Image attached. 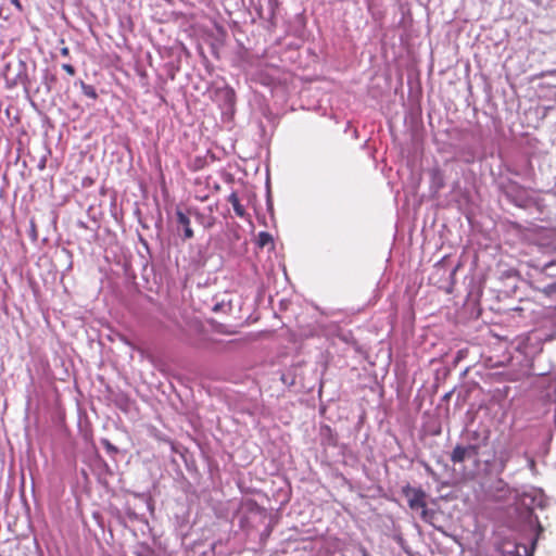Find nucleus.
<instances>
[{
  "instance_id": "1",
  "label": "nucleus",
  "mask_w": 556,
  "mask_h": 556,
  "mask_svg": "<svg viewBox=\"0 0 556 556\" xmlns=\"http://www.w3.org/2000/svg\"><path fill=\"white\" fill-rule=\"evenodd\" d=\"M497 188L505 200L518 208L532 212L539 211L541 201L534 193L510 178L498 181Z\"/></svg>"
},
{
  "instance_id": "2",
  "label": "nucleus",
  "mask_w": 556,
  "mask_h": 556,
  "mask_svg": "<svg viewBox=\"0 0 556 556\" xmlns=\"http://www.w3.org/2000/svg\"><path fill=\"white\" fill-rule=\"evenodd\" d=\"M515 503L517 505V509H522V515L526 521L533 526L538 527L536 538L540 535V532L543 531L542 526L539 522L538 516L534 515L535 507H542L543 505V496L540 490L535 488H530L529 490H523L520 492L516 491L514 495Z\"/></svg>"
},
{
  "instance_id": "3",
  "label": "nucleus",
  "mask_w": 556,
  "mask_h": 556,
  "mask_svg": "<svg viewBox=\"0 0 556 556\" xmlns=\"http://www.w3.org/2000/svg\"><path fill=\"white\" fill-rule=\"evenodd\" d=\"M213 100L220 109L224 118L231 119L235 116L237 97L233 88L228 85L215 88Z\"/></svg>"
},
{
  "instance_id": "4",
  "label": "nucleus",
  "mask_w": 556,
  "mask_h": 556,
  "mask_svg": "<svg viewBox=\"0 0 556 556\" xmlns=\"http://www.w3.org/2000/svg\"><path fill=\"white\" fill-rule=\"evenodd\" d=\"M266 518L267 510L256 501L250 498L242 504V514L239 517L241 529L254 528L257 521H264Z\"/></svg>"
},
{
  "instance_id": "5",
  "label": "nucleus",
  "mask_w": 556,
  "mask_h": 556,
  "mask_svg": "<svg viewBox=\"0 0 556 556\" xmlns=\"http://www.w3.org/2000/svg\"><path fill=\"white\" fill-rule=\"evenodd\" d=\"M531 339L539 344L552 342L556 339V307L543 319L541 326L532 332Z\"/></svg>"
},
{
  "instance_id": "6",
  "label": "nucleus",
  "mask_w": 556,
  "mask_h": 556,
  "mask_svg": "<svg viewBox=\"0 0 556 556\" xmlns=\"http://www.w3.org/2000/svg\"><path fill=\"white\" fill-rule=\"evenodd\" d=\"M533 273L531 274V278L533 279V287L535 285L547 283L546 280L556 279V258H553L547 262H538L532 265Z\"/></svg>"
},
{
  "instance_id": "7",
  "label": "nucleus",
  "mask_w": 556,
  "mask_h": 556,
  "mask_svg": "<svg viewBox=\"0 0 556 556\" xmlns=\"http://www.w3.org/2000/svg\"><path fill=\"white\" fill-rule=\"evenodd\" d=\"M533 548L516 541L505 540L495 546L493 553L501 556H533Z\"/></svg>"
},
{
  "instance_id": "8",
  "label": "nucleus",
  "mask_w": 556,
  "mask_h": 556,
  "mask_svg": "<svg viewBox=\"0 0 556 556\" xmlns=\"http://www.w3.org/2000/svg\"><path fill=\"white\" fill-rule=\"evenodd\" d=\"M401 492L403 496L407 498L408 506L412 510H419L427 505V493L421 488H415L407 483L402 486Z\"/></svg>"
},
{
  "instance_id": "9",
  "label": "nucleus",
  "mask_w": 556,
  "mask_h": 556,
  "mask_svg": "<svg viewBox=\"0 0 556 556\" xmlns=\"http://www.w3.org/2000/svg\"><path fill=\"white\" fill-rule=\"evenodd\" d=\"M9 87H16L22 85L26 96L29 94L33 87V79L29 76L27 63L24 60H20L17 64V73L13 78H7Z\"/></svg>"
},
{
  "instance_id": "10",
  "label": "nucleus",
  "mask_w": 556,
  "mask_h": 556,
  "mask_svg": "<svg viewBox=\"0 0 556 556\" xmlns=\"http://www.w3.org/2000/svg\"><path fill=\"white\" fill-rule=\"evenodd\" d=\"M491 431L486 428L481 430H467L464 434L465 443L469 446H475V450L480 453L482 447L489 444Z\"/></svg>"
},
{
  "instance_id": "11",
  "label": "nucleus",
  "mask_w": 556,
  "mask_h": 556,
  "mask_svg": "<svg viewBox=\"0 0 556 556\" xmlns=\"http://www.w3.org/2000/svg\"><path fill=\"white\" fill-rule=\"evenodd\" d=\"M479 455L480 453L475 450V446H469L466 443L457 444L451 453V460L454 464H460L468 459H476Z\"/></svg>"
},
{
  "instance_id": "12",
  "label": "nucleus",
  "mask_w": 556,
  "mask_h": 556,
  "mask_svg": "<svg viewBox=\"0 0 556 556\" xmlns=\"http://www.w3.org/2000/svg\"><path fill=\"white\" fill-rule=\"evenodd\" d=\"M428 175L430 180V193L432 197H435L445 186L444 173L439 166H433L428 169Z\"/></svg>"
},
{
  "instance_id": "13",
  "label": "nucleus",
  "mask_w": 556,
  "mask_h": 556,
  "mask_svg": "<svg viewBox=\"0 0 556 556\" xmlns=\"http://www.w3.org/2000/svg\"><path fill=\"white\" fill-rule=\"evenodd\" d=\"M176 222H177V231L180 233L182 231L181 238L182 240L192 239L194 233L190 225L189 216L184 213L181 210H176Z\"/></svg>"
},
{
  "instance_id": "14",
  "label": "nucleus",
  "mask_w": 556,
  "mask_h": 556,
  "mask_svg": "<svg viewBox=\"0 0 556 556\" xmlns=\"http://www.w3.org/2000/svg\"><path fill=\"white\" fill-rule=\"evenodd\" d=\"M518 491L517 489H511L508 483H506L502 479H497L492 485V493L495 500L497 501H507L510 497L514 498V495Z\"/></svg>"
},
{
  "instance_id": "15",
  "label": "nucleus",
  "mask_w": 556,
  "mask_h": 556,
  "mask_svg": "<svg viewBox=\"0 0 556 556\" xmlns=\"http://www.w3.org/2000/svg\"><path fill=\"white\" fill-rule=\"evenodd\" d=\"M301 364L291 365L286 371L281 372L280 380L287 387H294L298 383V378L301 376Z\"/></svg>"
},
{
  "instance_id": "16",
  "label": "nucleus",
  "mask_w": 556,
  "mask_h": 556,
  "mask_svg": "<svg viewBox=\"0 0 556 556\" xmlns=\"http://www.w3.org/2000/svg\"><path fill=\"white\" fill-rule=\"evenodd\" d=\"M320 440L321 444L325 446L334 447L338 445V434L328 425H323L320 427Z\"/></svg>"
},
{
  "instance_id": "17",
  "label": "nucleus",
  "mask_w": 556,
  "mask_h": 556,
  "mask_svg": "<svg viewBox=\"0 0 556 556\" xmlns=\"http://www.w3.org/2000/svg\"><path fill=\"white\" fill-rule=\"evenodd\" d=\"M420 510H421L420 511V518L425 522L431 525L437 530L442 531V528L437 526V521L439 519V513L438 511H435L434 509L427 508V505L424 506Z\"/></svg>"
},
{
  "instance_id": "18",
  "label": "nucleus",
  "mask_w": 556,
  "mask_h": 556,
  "mask_svg": "<svg viewBox=\"0 0 556 556\" xmlns=\"http://www.w3.org/2000/svg\"><path fill=\"white\" fill-rule=\"evenodd\" d=\"M56 80H58L56 75L54 73H52L48 67H46L42 71L41 85L43 86L45 92L47 94L51 92Z\"/></svg>"
},
{
  "instance_id": "19",
  "label": "nucleus",
  "mask_w": 556,
  "mask_h": 556,
  "mask_svg": "<svg viewBox=\"0 0 556 556\" xmlns=\"http://www.w3.org/2000/svg\"><path fill=\"white\" fill-rule=\"evenodd\" d=\"M534 288L546 296L556 299V279L547 283L535 285Z\"/></svg>"
},
{
  "instance_id": "20",
  "label": "nucleus",
  "mask_w": 556,
  "mask_h": 556,
  "mask_svg": "<svg viewBox=\"0 0 556 556\" xmlns=\"http://www.w3.org/2000/svg\"><path fill=\"white\" fill-rule=\"evenodd\" d=\"M501 278L507 281L506 287L510 288L513 291L517 289L518 275L516 270H505L502 273Z\"/></svg>"
},
{
  "instance_id": "21",
  "label": "nucleus",
  "mask_w": 556,
  "mask_h": 556,
  "mask_svg": "<svg viewBox=\"0 0 556 556\" xmlns=\"http://www.w3.org/2000/svg\"><path fill=\"white\" fill-rule=\"evenodd\" d=\"M228 202L232 205L237 216L243 217L245 215V210L243 205H241L236 192L230 193V195L228 197Z\"/></svg>"
},
{
  "instance_id": "22",
  "label": "nucleus",
  "mask_w": 556,
  "mask_h": 556,
  "mask_svg": "<svg viewBox=\"0 0 556 556\" xmlns=\"http://www.w3.org/2000/svg\"><path fill=\"white\" fill-rule=\"evenodd\" d=\"M116 517H117L118 522L124 527H126L127 520H130V521L139 520L138 514L130 507L126 508L124 515L118 513Z\"/></svg>"
},
{
  "instance_id": "23",
  "label": "nucleus",
  "mask_w": 556,
  "mask_h": 556,
  "mask_svg": "<svg viewBox=\"0 0 556 556\" xmlns=\"http://www.w3.org/2000/svg\"><path fill=\"white\" fill-rule=\"evenodd\" d=\"M270 244L271 245V249L275 248L274 245V238L273 236L267 232V231H261L258 235H257V239H256V245L260 248V249H263L265 248L266 245Z\"/></svg>"
},
{
  "instance_id": "24",
  "label": "nucleus",
  "mask_w": 556,
  "mask_h": 556,
  "mask_svg": "<svg viewBox=\"0 0 556 556\" xmlns=\"http://www.w3.org/2000/svg\"><path fill=\"white\" fill-rule=\"evenodd\" d=\"M266 1V18L268 21H274L276 17V12L279 8V0H265Z\"/></svg>"
},
{
  "instance_id": "25",
  "label": "nucleus",
  "mask_w": 556,
  "mask_h": 556,
  "mask_svg": "<svg viewBox=\"0 0 556 556\" xmlns=\"http://www.w3.org/2000/svg\"><path fill=\"white\" fill-rule=\"evenodd\" d=\"M134 554L136 556H155V551L147 543L137 544Z\"/></svg>"
},
{
  "instance_id": "26",
  "label": "nucleus",
  "mask_w": 556,
  "mask_h": 556,
  "mask_svg": "<svg viewBox=\"0 0 556 556\" xmlns=\"http://www.w3.org/2000/svg\"><path fill=\"white\" fill-rule=\"evenodd\" d=\"M80 88H81L83 93L86 97H88L92 100H96L98 98L96 88L92 85H88V84L84 83L83 80H80Z\"/></svg>"
},
{
  "instance_id": "27",
  "label": "nucleus",
  "mask_w": 556,
  "mask_h": 556,
  "mask_svg": "<svg viewBox=\"0 0 556 556\" xmlns=\"http://www.w3.org/2000/svg\"><path fill=\"white\" fill-rule=\"evenodd\" d=\"M101 444L103 445V447L105 448L106 453L114 457L116 454L119 453V450L117 446H115L114 444L111 443V441L109 439H105V438H102L100 440Z\"/></svg>"
},
{
  "instance_id": "28",
  "label": "nucleus",
  "mask_w": 556,
  "mask_h": 556,
  "mask_svg": "<svg viewBox=\"0 0 556 556\" xmlns=\"http://www.w3.org/2000/svg\"><path fill=\"white\" fill-rule=\"evenodd\" d=\"M213 312L214 313H226L228 311H231V303L230 301L228 302H225L224 300L220 301V302H216L214 305H213Z\"/></svg>"
},
{
  "instance_id": "29",
  "label": "nucleus",
  "mask_w": 556,
  "mask_h": 556,
  "mask_svg": "<svg viewBox=\"0 0 556 556\" xmlns=\"http://www.w3.org/2000/svg\"><path fill=\"white\" fill-rule=\"evenodd\" d=\"M94 460H96L97 465L100 468H102V470L105 473H108V475H112L113 473V471L110 468V466L108 465V463L104 460V458L98 452H96V454H94Z\"/></svg>"
},
{
  "instance_id": "30",
  "label": "nucleus",
  "mask_w": 556,
  "mask_h": 556,
  "mask_svg": "<svg viewBox=\"0 0 556 556\" xmlns=\"http://www.w3.org/2000/svg\"><path fill=\"white\" fill-rule=\"evenodd\" d=\"M266 206H267V211L270 213L271 217L274 216V204H273V199H271V193H270V186H269V179L267 178V181H266Z\"/></svg>"
},
{
  "instance_id": "31",
  "label": "nucleus",
  "mask_w": 556,
  "mask_h": 556,
  "mask_svg": "<svg viewBox=\"0 0 556 556\" xmlns=\"http://www.w3.org/2000/svg\"><path fill=\"white\" fill-rule=\"evenodd\" d=\"M115 403L121 409L126 410L129 404V399L125 394H118Z\"/></svg>"
},
{
  "instance_id": "32",
  "label": "nucleus",
  "mask_w": 556,
  "mask_h": 556,
  "mask_svg": "<svg viewBox=\"0 0 556 556\" xmlns=\"http://www.w3.org/2000/svg\"><path fill=\"white\" fill-rule=\"evenodd\" d=\"M462 160L466 163H473L476 160V153L472 150H469L467 152H464L462 154Z\"/></svg>"
},
{
  "instance_id": "33",
  "label": "nucleus",
  "mask_w": 556,
  "mask_h": 556,
  "mask_svg": "<svg viewBox=\"0 0 556 556\" xmlns=\"http://www.w3.org/2000/svg\"><path fill=\"white\" fill-rule=\"evenodd\" d=\"M138 241L140 242V244L146 249V251L148 252V254L151 255V249H150V245H149V242L147 241L146 238H143L142 235L138 233Z\"/></svg>"
},
{
  "instance_id": "34",
  "label": "nucleus",
  "mask_w": 556,
  "mask_h": 556,
  "mask_svg": "<svg viewBox=\"0 0 556 556\" xmlns=\"http://www.w3.org/2000/svg\"><path fill=\"white\" fill-rule=\"evenodd\" d=\"M62 68H63V70H64L68 75H72V76H73V75H75V73H76L75 67H74L72 64H67V63H65V64H63V65H62Z\"/></svg>"
},
{
  "instance_id": "35",
  "label": "nucleus",
  "mask_w": 556,
  "mask_h": 556,
  "mask_svg": "<svg viewBox=\"0 0 556 556\" xmlns=\"http://www.w3.org/2000/svg\"><path fill=\"white\" fill-rule=\"evenodd\" d=\"M271 530H273L271 526H270V525H267V527L265 528V530L262 532L261 538H262V539H264V538L269 536V535H270V533H271Z\"/></svg>"
},
{
  "instance_id": "36",
  "label": "nucleus",
  "mask_w": 556,
  "mask_h": 556,
  "mask_svg": "<svg viewBox=\"0 0 556 556\" xmlns=\"http://www.w3.org/2000/svg\"><path fill=\"white\" fill-rule=\"evenodd\" d=\"M10 2L20 11L23 12L24 8L20 0H10Z\"/></svg>"
},
{
  "instance_id": "37",
  "label": "nucleus",
  "mask_w": 556,
  "mask_h": 556,
  "mask_svg": "<svg viewBox=\"0 0 556 556\" xmlns=\"http://www.w3.org/2000/svg\"><path fill=\"white\" fill-rule=\"evenodd\" d=\"M47 156H42L37 165L38 169L42 170L46 168Z\"/></svg>"
},
{
  "instance_id": "38",
  "label": "nucleus",
  "mask_w": 556,
  "mask_h": 556,
  "mask_svg": "<svg viewBox=\"0 0 556 556\" xmlns=\"http://www.w3.org/2000/svg\"><path fill=\"white\" fill-rule=\"evenodd\" d=\"M357 553L361 555V556H371L369 554V552L362 545L358 546L357 548Z\"/></svg>"
},
{
  "instance_id": "39",
  "label": "nucleus",
  "mask_w": 556,
  "mask_h": 556,
  "mask_svg": "<svg viewBox=\"0 0 556 556\" xmlns=\"http://www.w3.org/2000/svg\"><path fill=\"white\" fill-rule=\"evenodd\" d=\"M421 464H422V466H424V468H425V470H426V472H427L428 475H431V476H433V475H434L433 469H432V468H431L427 463H421Z\"/></svg>"
},
{
  "instance_id": "40",
  "label": "nucleus",
  "mask_w": 556,
  "mask_h": 556,
  "mask_svg": "<svg viewBox=\"0 0 556 556\" xmlns=\"http://www.w3.org/2000/svg\"><path fill=\"white\" fill-rule=\"evenodd\" d=\"M76 225L79 228L88 229L87 224L85 222H83V220H77Z\"/></svg>"
},
{
  "instance_id": "41",
  "label": "nucleus",
  "mask_w": 556,
  "mask_h": 556,
  "mask_svg": "<svg viewBox=\"0 0 556 556\" xmlns=\"http://www.w3.org/2000/svg\"><path fill=\"white\" fill-rule=\"evenodd\" d=\"M61 53H62V55H67L68 54V48H62L61 49Z\"/></svg>"
},
{
  "instance_id": "42",
  "label": "nucleus",
  "mask_w": 556,
  "mask_h": 556,
  "mask_svg": "<svg viewBox=\"0 0 556 556\" xmlns=\"http://www.w3.org/2000/svg\"><path fill=\"white\" fill-rule=\"evenodd\" d=\"M63 252L71 258L72 257V253L71 251H68L67 249H63Z\"/></svg>"
},
{
  "instance_id": "43",
  "label": "nucleus",
  "mask_w": 556,
  "mask_h": 556,
  "mask_svg": "<svg viewBox=\"0 0 556 556\" xmlns=\"http://www.w3.org/2000/svg\"><path fill=\"white\" fill-rule=\"evenodd\" d=\"M139 224L142 226V228H148V225L144 224L141 219H139Z\"/></svg>"
},
{
  "instance_id": "44",
  "label": "nucleus",
  "mask_w": 556,
  "mask_h": 556,
  "mask_svg": "<svg viewBox=\"0 0 556 556\" xmlns=\"http://www.w3.org/2000/svg\"><path fill=\"white\" fill-rule=\"evenodd\" d=\"M350 127H351V123L349 122V123L346 124V127H345V130H344V131L346 132L348 130H350Z\"/></svg>"
},
{
  "instance_id": "45",
  "label": "nucleus",
  "mask_w": 556,
  "mask_h": 556,
  "mask_svg": "<svg viewBox=\"0 0 556 556\" xmlns=\"http://www.w3.org/2000/svg\"><path fill=\"white\" fill-rule=\"evenodd\" d=\"M169 77H170V79H175V74L174 73H169Z\"/></svg>"
},
{
  "instance_id": "46",
  "label": "nucleus",
  "mask_w": 556,
  "mask_h": 556,
  "mask_svg": "<svg viewBox=\"0 0 556 556\" xmlns=\"http://www.w3.org/2000/svg\"><path fill=\"white\" fill-rule=\"evenodd\" d=\"M38 92H40V87H37V88L35 89V93H38Z\"/></svg>"
},
{
  "instance_id": "47",
  "label": "nucleus",
  "mask_w": 556,
  "mask_h": 556,
  "mask_svg": "<svg viewBox=\"0 0 556 556\" xmlns=\"http://www.w3.org/2000/svg\"><path fill=\"white\" fill-rule=\"evenodd\" d=\"M35 71H36V63L34 62L33 63V72H35Z\"/></svg>"
},
{
  "instance_id": "48",
  "label": "nucleus",
  "mask_w": 556,
  "mask_h": 556,
  "mask_svg": "<svg viewBox=\"0 0 556 556\" xmlns=\"http://www.w3.org/2000/svg\"><path fill=\"white\" fill-rule=\"evenodd\" d=\"M353 134H354L355 137H357V129H354Z\"/></svg>"
},
{
  "instance_id": "49",
  "label": "nucleus",
  "mask_w": 556,
  "mask_h": 556,
  "mask_svg": "<svg viewBox=\"0 0 556 556\" xmlns=\"http://www.w3.org/2000/svg\"><path fill=\"white\" fill-rule=\"evenodd\" d=\"M9 70H10V65L8 64V65L5 66V71L8 72Z\"/></svg>"
}]
</instances>
